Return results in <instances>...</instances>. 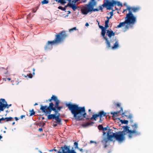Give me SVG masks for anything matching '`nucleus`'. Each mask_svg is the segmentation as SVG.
Here are the masks:
<instances>
[{
	"label": "nucleus",
	"mask_w": 153,
	"mask_h": 153,
	"mask_svg": "<svg viewBox=\"0 0 153 153\" xmlns=\"http://www.w3.org/2000/svg\"><path fill=\"white\" fill-rule=\"evenodd\" d=\"M133 129L132 130H129V127L127 126L123 127V130L122 132L115 133V139L120 142H121L125 139L124 135L128 133V137L130 138L135 135L140 134V133L137 131V125L135 124L132 125Z\"/></svg>",
	"instance_id": "nucleus-1"
},
{
	"label": "nucleus",
	"mask_w": 153,
	"mask_h": 153,
	"mask_svg": "<svg viewBox=\"0 0 153 153\" xmlns=\"http://www.w3.org/2000/svg\"><path fill=\"white\" fill-rule=\"evenodd\" d=\"M67 106L77 120H81L82 117L86 119H88L85 112L84 107H79L77 105L70 104Z\"/></svg>",
	"instance_id": "nucleus-2"
},
{
	"label": "nucleus",
	"mask_w": 153,
	"mask_h": 153,
	"mask_svg": "<svg viewBox=\"0 0 153 153\" xmlns=\"http://www.w3.org/2000/svg\"><path fill=\"white\" fill-rule=\"evenodd\" d=\"M52 100L54 101L55 102V107H53V104L52 102H51L49 104V106H42L40 108V110H41L42 112L44 113L45 115L50 114L52 110L54 111H55L56 110L60 111L62 108V106H59V101L56 96L53 95L51 99L49 100V101L50 102Z\"/></svg>",
	"instance_id": "nucleus-3"
},
{
	"label": "nucleus",
	"mask_w": 153,
	"mask_h": 153,
	"mask_svg": "<svg viewBox=\"0 0 153 153\" xmlns=\"http://www.w3.org/2000/svg\"><path fill=\"white\" fill-rule=\"evenodd\" d=\"M137 18L132 13L130 12L126 14L125 18V21L120 23L116 27L120 28L124 27L125 30L128 29L130 26L133 25L136 22Z\"/></svg>",
	"instance_id": "nucleus-4"
},
{
	"label": "nucleus",
	"mask_w": 153,
	"mask_h": 153,
	"mask_svg": "<svg viewBox=\"0 0 153 153\" xmlns=\"http://www.w3.org/2000/svg\"><path fill=\"white\" fill-rule=\"evenodd\" d=\"M97 4V1L95 0H91L88 3L82 7L81 9L82 13L84 15H86L89 13L97 12L99 10L98 8H95ZM100 10L102 11V6L99 7Z\"/></svg>",
	"instance_id": "nucleus-5"
},
{
	"label": "nucleus",
	"mask_w": 153,
	"mask_h": 153,
	"mask_svg": "<svg viewBox=\"0 0 153 153\" xmlns=\"http://www.w3.org/2000/svg\"><path fill=\"white\" fill-rule=\"evenodd\" d=\"M102 130L103 131V136H106L107 134V138L104 137L102 142L103 144H105L108 141H111L115 137V133H113L112 129H108V127L103 128Z\"/></svg>",
	"instance_id": "nucleus-6"
},
{
	"label": "nucleus",
	"mask_w": 153,
	"mask_h": 153,
	"mask_svg": "<svg viewBox=\"0 0 153 153\" xmlns=\"http://www.w3.org/2000/svg\"><path fill=\"white\" fill-rule=\"evenodd\" d=\"M66 36L63 35L62 33H60L57 35L54 40L52 41H48L47 44L48 45H52L55 44L59 43L62 41L63 39Z\"/></svg>",
	"instance_id": "nucleus-7"
},
{
	"label": "nucleus",
	"mask_w": 153,
	"mask_h": 153,
	"mask_svg": "<svg viewBox=\"0 0 153 153\" xmlns=\"http://www.w3.org/2000/svg\"><path fill=\"white\" fill-rule=\"evenodd\" d=\"M70 147L65 145L63 147H62V152L58 151L57 153H76L74 150H70Z\"/></svg>",
	"instance_id": "nucleus-8"
},
{
	"label": "nucleus",
	"mask_w": 153,
	"mask_h": 153,
	"mask_svg": "<svg viewBox=\"0 0 153 153\" xmlns=\"http://www.w3.org/2000/svg\"><path fill=\"white\" fill-rule=\"evenodd\" d=\"M11 105L7 104L6 102L4 99H1L0 100V112L3 111L6 108H8Z\"/></svg>",
	"instance_id": "nucleus-9"
},
{
	"label": "nucleus",
	"mask_w": 153,
	"mask_h": 153,
	"mask_svg": "<svg viewBox=\"0 0 153 153\" xmlns=\"http://www.w3.org/2000/svg\"><path fill=\"white\" fill-rule=\"evenodd\" d=\"M55 114H50L48 115V118L49 120H51L52 119H55L56 121L60 123L61 121V119L59 118V114L58 113V114L57 115L58 113L56 110Z\"/></svg>",
	"instance_id": "nucleus-10"
},
{
	"label": "nucleus",
	"mask_w": 153,
	"mask_h": 153,
	"mask_svg": "<svg viewBox=\"0 0 153 153\" xmlns=\"http://www.w3.org/2000/svg\"><path fill=\"white\" fill-rule=\"evenodd\" d=\"M122 108L120 107V103H118L115 106V114L120 115L123 114Z\"/></svg>",
	"instance_id": "nucleus-11"
},
{
	"label": "nucleus",
	"mask_w": 153,
	"mask_h": 153,
	"mask_svg": "<svg viewBox=\"0 0 153 153\" xmlns=\"http://www.w3.org/2000/svg\"><path fill=\"white\" fill-rule=\"evenodd\" d=\"M126 6L127 7V8L126 9L124 10L123 11V13L127 10L128 11V13L130 12L131 13H132V12H136L138 11L139 9V7H128L127 6Z\"/></svg>",
	"instance_id": "nucleus-12"
},
{
	"label": "nucleus",
	"mask_w": 153,
	"mask_h": 153,
	"mask_svg": "<svg viewBox=\"0 0 153 153\" xmlns=\"http://www.w3.org/2000/svg\"><path fill=\"white\" fill-rule=\"evenodd\" d=\"M102 6L106 7L108 9H110L114 7V3L110 1H107L105 3L102 5Z\"/></svg>",
	"instance_id": "nucleus-13"
},
{
	"label": "nucleus",
	"mask_w": 153,
	"mask_h": 153,
	"mask_svg": "<svg viewBox=\"0 0 153 153\" xmlns=\"http://www.w3.org/2000/svg\"><path fill=\"white\" fill-rule=\"evenodd\" d=\"M108 15L110 14V17L107 16L106 17L107 19V20H106L105 22V29L107 28L108 27V23L109 22V19L111 18L112 16H113V11H111L109 13H108Z\"/></svg>",
	"instance_id": "nucleus-14"
},
{
	"label": "nucleus",
	"mask_w": 153,
	"mask_h": 153,
	"mask_svg": "<svg viewBox=\"0 0 153 153\" xmlns=\"http://www.w3.org/2000/svg\"><path fill=\"white\" fill-rule=\"evenodd\" d=\"M106 29H103L102 30L101 35L103 36L104 39L105 40L106 43L108 45V47H110L111 46L110 45V43L108 41V39L107 38H106V37H105V35L106 33Z\"/></svg>",
	"instance_id": "nucleus-15"
},
{
	"label": "nucleus",
	"mask_w": 153,
	"mask_h": 153,
	"mask_svg": "<svg viewBox=\"0 0 153 153\" xmlns=\"http://www.w3.org/2000/svg\"><path fill=\"white\" fill-rule=\"evenodd\" d=\"M76 0H74L72 1V3H68V5L69 7L72 8L74 10H75L76 9L75 4L77 1H76Z\"/></svg>",
	"instance_id": "nucleus-16"
},
{
	"label": "nucleus",
	"mask_w": 153,
	"mask_h": 153,
	"mask_svg": "<svg viewBox=\"0 0 153 153\" xmlns=\"http://www.w3.org/2000/svg\"><path fill=\"white\" fill-rule=\"evenodd\" d=\"M13 120V118L12 117H6L0 119V123L2 121H4L5 122H8L9 121H12Z\"/></svg>",
	"instance_id": "nucleus-17"
},
{
	"label": "nucleus",
	"mask_w": 153,
	"mask_h": 153,
	"mask_svg": "<svg viewBox=\"0 0 153 153\" xmlns=\"http://www.w3.org/2000/svg\"><path fill=\"white\" fill-rule=\"evenodd\" d=\"M107 35L109 38H111L112 36H114V33L113 31L111 30H107Z\"/></svg>",
	"instance_id": "nucleus-18"
},
{
	"label": "nucleus",
	"mask_w": 153,
	"mask_h": 153,
	"mask_svg": "<svg viewBox=\"0 0 153 153\" xmlns=\"http://www.w3.org/2000/svg\"><path fill=\"white\" fill-rule=\"evenodd\" d=\"M106 114V113L104 111H101L99 112L98 114L100 118H102L103 117L105 116Z\"/></svg>",
	"instance_id": "nucleus-19"
},
{
	"label": "nucleus",
	"mask_w": 153,
	"mask_h": 153,
	"mask_svg": "<svg viewBox=\"0 0 153 153\" xmlns=\"http://www.w3.org/2000/svg\"><path fill=\"white\" fill-rule=\"evenodd\" d=\"M115 5L117 6L120 9L122 7L123 5L119 1H115Z\"/></svg>",
	"instance_id": "nucleus-20"
},
{
	"label": "nucleus",
	"mask_w": 153,
	"mask_h": 153,
	"mask_svg": "<svg viewBox=\"0 0 153 153\" xmlns=\"http://www.w3.org/2000/svg\"><path fill=\"white\" fill-rule=\"evenodd\" d=\"M99 117L98 114H96L93 115L92 117L91 118V120L94 119L95 120H96L97 118Z\"/></svg>",
	"instance_id": "nucleus-21"
},
{
	"label": "nucleus",
	"mask_w": 153,
	"mask_h": 153,
	"mask_svg": "<svg viewBox=\"0 0 153 153\" xmlns=\"http://www.w3.org/2000/svg\"><path fill=\"white\" fill-rule=\"evenodd\" d=\"M120 122L122 124H127L128 123V121L127 120H120Z\"/></svg>",
	"instance_id": "nucleus-22"
},
{
	"label": "nucleus",
	"mask_w": 153,
	"mask_h": 153,
	"mask_svg": "<svg viewBox=\"0 0 153 153\" xmlns=\"http://www.w3.org/2000/svg\"><path fill=\"white\" fill-rule=\"evenodd\" d=\"M30 116H32L35 114V112L34 111L33 109H32L30 111Z\"/></svg>",
	"instance_id": "nucleus-23"
},
{
	"label": "nucleus",
	"mask_w": 153,
	"mask_h": 153,
	"mask_svg": "<svg viewBox=\"0 0 153 153\" xmlns=\"http://www.w3.org/2000/svg\"><path fill=\"white\" fill-rule=\"evenodd\" d=\"M66 0H59V1L61 4H64L66 3Z\"/></svg>",
	"instance_id": "nucleus-24"
},
{
	"label": "nucleus",
	"mask_w": 153,
	"mask_h": 153,
	"mask_svg": "<svg viewBox=\"0 0 153 153\" xmlns=\"http://www.w3.org/2000/svg\"><path fill=\"white\" fill-rule=\"evenodd\" d=\"M24 76L26 77H27L29 78H31L32 77V75L30 73L28 74L27 75V76L25 75Z\"/></svg>",
	"instance_id": "nucleus-25"
},
{
	"label": "nucleus",
	"mask_w": 153,
	"mask_h": 153,
	"mask_svg": "<svg viewBox=\"0 0 153 153\" xmlns=\"http://www.w3.org/2000/svg\"><path fill=\"white\" fill-rule=\"evenodd\" d=\"M74 146H75V149H76V148L79 149V148H78V143L77 142H75L74 143Z\"/></svg>",
	"instance_id": "nucleus-26"
},
{
	"label": "nucleus",
	"mask_w": 153,
	"mask_h": 153,
	"mask_svg": "<svg viewBox=\"0 0 153 153\" xmlns=\"http://www.w3.org/2000/svg\"><path fill=\"white\" fill-rule=\"evenodd\" d=\"M91 125V124L88 122L86 123L85 124H83L82 125V126L85 127L87 126H90Z\"/></svg>",
	"instance_id": "nucleus-27"
},
{
	"label": "nucleus",
	"mask_w": 153,
	"mask_h": 153,
	"mask_svg": "<svg viewBox=\"0 0 153 153\" xmlns=\"http://www.w3.org/2000/svg\"><path fill=\"white\" fill-rule=\"evenodd\" d=\"M42 3V4H47L48 3V1L47 0H43Z\"/></svg>",
	"instance_id": "nucleus-28"
},
{
	"label": "nucleus",
	"mask_w": 153,
	"mask_h": 153,
	"mask_svg": "<svg viewBox=\"0 0 153 153\" xmlns=\"http://www.w3.org/2000/svg\"><path fill=\"white\" fill-rule=\"evenodd\" d=\"M98 128L99 130H102L103 127L102 125H99L98 126Z\"/></svg>",
	"instance_id": "nucleus-29"
},
{
	"label": "nucleus",
	"mask_w": 153,
	"mask_h": 153,
	"mask_svg": "<svg viewBox=\"0 0 153 153\" xmlns=\"http://www.w3.org/2000/svg\"><path fill=\"white\" fill-rule=\"evenodd\" d=\"M58 8L59 9H61L62 10H65V8H63L62 6H59L58 7Z\"/></svg>",
	"instance_id": "nucleus-30"
},
{
	"label": "nucleus",
	"mask_w": 153,
	"mask_h": 153,
	"mask_svg": "<svg viewBox=\"0 0 153 153\" xmlns=\"http://www.w3.org/2000/svg\"><path fill=\"white\" fill-rule=\"evenodd\" d=\"M76 30V27H73L71 29L69 30V31L70 32H72V31L74 30Z\"/></svg>",
	"instance_id": "nucleus-31"
},
{
	"label": "nucleus",
	"mask_w": 153,
	"mask_h": 153,
	"mask_svg": "<svg viewBox=\"0 0 153 153\" xmlns=\"http://www.w3.org/2000/svg\"><path fill=\"white\" fill-rule=\"evenodd\" d=\"M119 47V45L117 42H115V49L118 48Z\"/></svg>",
	"instance_id": "nucleus-32"
},
{
	"label": "nucleus",
	"mask_w": 153,
	"mask_h": 153,
	"mask_svg": "<svg viewBox=\"0 0 153 153\" xmlns=\"http://www.w3.org/2000/svg\"><path fill=\"white\" fill-rule=\"evenodd\" d=\"M98 25H99V27L100 28H101L102 29V30L103 29H105V27H103L102 26L100 25H99V23H98Z\"/></svg>",
	"instance_id": "nucleus-33"
},
{
	"label": "nucleus",
	"mask_w": 153,
	"mask_h": 153,
	"mask_svg": "<svg viewBox=\"0 0 153 153\" xmlns=\"http://www.w3.org/2000/svg\"><path fill=\"white\" fill-rule=\"evenodd\" d=\"M25 115H22L20 117V118L21 119H22L23 118H25Z\"/></svg>",
	"instance_id": "nucleus-34"
},
{
	"label": "nucleus",
	"mask_w": 153,
	"mask_h": 153,
	"mask_svg": "<svg viewBox=\"0 0 153 153\" xmlns=\"http://www.w3.org/2000/svg\"><path fill=\"white\" fill-rule=\"evenodd\" d=\"M111 114L112 115V117H114L115 115V112H112L111 113Z\"/></svg>",
	"instance_id": "nucleus-35"
},
{
	"label": "nucleus",
	"mask_w": 153,
	"mask_h": 153,
	"mask_svg": "<svg viewBox=\"0 0 153 153\" xmlns=\"http://www.w3.org/2000/svg\"><path fill=\"white\" fill-rule=\"evenodd\" d=\"M115 48V44L114 43H113V46L112 47V48L113 49L114 48Z\"/></svg>",
	"instance_id": "nucleus-36"
},
{
	"label": "nucleus",
	"mask_w": 153,
	"mask_h": 153,
	"mask_svg": "<svg viewBox=\"0 0 153 153\" xmlns=\"http://www.w3.org/2000/svg\"><path fill=\"white\" fill-rule=\"evenodd\" d=\"M39 130L40 131V132H42V128H39Z\"/></svg>",
	"instance_id": "nucleus-37"
},
{
	"label": "nucleus",
	"mask_w": 153,
	"mask_h": 153,
	"mask_svg": "<svg viewBox=\"0 0 153 153\" xmlns=\"http://www.w3.org/2000/svg\"><path fill=\"white\" fill-rule=\"evenodd\" d=\"M14 118L15 120L16 121H18L19 120V119L17 117H15Z\"/></svg>",
	"instance_id": "nucleus-38"
},
{
	"label": "nucleus",
	"mask_w": 153,
	"mask_h": 153,
	"mask_svg": "<svg viewBox=\"0 0 153 153\" xmlns=\"http://www.w3.org/2000/svg\"><path fill=\"white\" fill-rule=\"evenodd\" d=\"M89 24L88 23H86L85 25V26L86 27L88 26H89Z\"/></svg>",
	"instance_id": "nucleus-39"
},
{
	"label": "nucleus",
	"mask_w": 153,
	"mask_h": 153,
	"mask_svg": "<svg viewBox=\"0 0 153 153\" xmlns=\"http://www.w3.org/2000/svg\"><path fill=\"white\" fill-rule=\"evenodd\" d=\"M90 143H96V142H94L93 141H92V140H91V141H90Z\"/></svg>",
	"instance_id": "nucleus-40"
},
{
	"label": "nucleus",
	"mask_w": 153,
	"mask_h": 153,
	"mask_svg": "<svg viewBox=\"0 0 153 153\" xmlns=\"http://www.w3.org/2000/svg\"><path fill=\"white\" fill-rule=\"evenodd\" d=\"M80 151L82 152H83V149H78Z\"/></svg>",
	"instance_id": "nucleus-41"
},
{
	"label": "nucleus",
	"mask_w": 153,
	"mask_h": 153,
	"mask_svg": "<svg viewBox=\"0 0 153 153\" xmlns=\"http://www.w3.org/2000/svg\"><path fill=\"white\" fill-rule=\"evenodd\" d=\"M102 121V120L101 118H100L99 122H101Z\"/></svg>",
	"instance_id": "nucleus-42"
},
{
	"label": "nucleus",
	"mask_w": 153,
	"mask_h": 153,
	"mask_svg": "<svg viewBox=\"0 0 153 153\" xmlns=\"http://www.w3.org/2000/svg\"><path fill=\"white\" fill-rule=\"evenodd\" d=\"M68 6H69L68 5V4L67 5L65 6V9H66V8H67L68 7Z\"/></svg>",
	"instance_id": "nucleus-43"
},
{
	"label": "nucleus",
	"mask_w": 153,
	"mask_h": 153,
	"mask_svg": "<svg viewBox=\"0 0 153 153\" xmlns=\"http://www.w3.org/2000/svg\"><path fill=\"white\" fill-rule=\"evenodd\" d=\"M67 0L68 1H69V3H71V0Z\"/></svg>",
	"instance_id": "nucleus-44"
},
{
	"label": "nucleus",
	"mask_w": 153,
	"mask_h": 153,
	"mask_svg": "<svg viewBox=\"0 0 153 153\" xmlns=\"http://www.w3.org/2000/svg\"><path fill=\"white\" fill-rule=\"evenodd\" d=\"M15 124V122H13V123H12L13 125H14Z\"/></svg>",
	"instance_id": "nucleus-45"
},
{
	"label": "nucleus",
	"mask_w": 153,
	"mask_h": 153,
	"mask_svg": "<svg viewBox=\"0 0 153 153\" xmlns=\"http://www.w3.org/2000/svg\"><path fill=\"white\" fill-rule=\"evenodd\" d=\"M79 0H76V1H79Z\"/></svg>",
	"instance_id": "nucleus-46"
},
{
	"label": "nucleus",
	"mask_w": 153,
	"mask_h": 153,
	"mask_svg": "<svg viewBox=\"0 0 153 153\" xmlns=\"http://www.w3.org/2000/svg\"><path fill=\"white\" fill-rule=\"evenodd\" d=\"M47 48V46H46V48H45V49H46V48Z\"/></svg>",
	"instance_id": "nucleus-47"
},
{
	"label": "nucleus",
	"mask_w": 153,
	"mask_h": 153,
	"mask_svg": "<svg viewBox=\"0 0 153 153\" xmlns=\"http://www.w3.org/2000/svg\"><path fill=\"white\" fill-rule=\"evenodd\" d=\"M106 146L105 145V146H104V147H105H105H106Z\"/></svg>",
	"instance_id": "nucleus-48"
},
{
	"label": "nucleus",
	"mask_w": 153,
	"mask_h": 153,
	"mask_svg": "<svg viewBox=\"0 0 153 153\" xmlns=\"http://www.w3.org/2000/svg\"><path fill=\"white\" fill-rule=\"evenodd\" d=\"M126 4H126L125 3V4H124L125 5H126Z\"/></svg>",
	"instance_id": "nucleus-49"
},
{
	"label": "nucleus",
	"mask_w": 153,
	"mask_h": 153,
	"mask_svg": "<svg viewBox=\"0 0 153 153\" xmlns=\"http://www.w3.org/2000/svg\"><path fill=\"white\" fill-rule=\"evenodd\" d=\"M88 111H91V110H90V109H89V110H88Z\"/></svg>",
	"instance_id": "nucleus-50"
},
{
	"label": "nucleus",
	"mask_w": 153,
	"mask_h": 153,
	"mask_svg": "<svg viewBox=\"0 0 153 153\" xmlns=\"http://www.w3.org/2000/svg\"><path fill=\"white\" fill-rule=\"evenodd\" d=\"M8 79L9 80H10V79Z\"/></svg>",
	"instance_id": "nucleus-51"
},
{
	"label": "nucleus",
	"mask_w": 153,
	"mask_h": 153,
	"mask_svg": "<svg viewBox=\"0 0 153 153\" xmlns=\"http://www.w3.org/2000/svg\"><path fill=\"white\" fill-rule=\"evenodd\" d=\"M117 8H116V7H115V10H117Z\"/></svg>",
	"instance_id": "nucleus-52"
},
{
	"label": "nucleus",
	"mask_w": 153,
	"mask_h": 153,
	"mask_svg": "<svg viewBox=\"0 0 153 153\" xmlns=\"http://www.w3.org/2000/svg\"><path fill=\"white\" fill-rule=\"evenodd\" d=\"M110 43H112V42H110Z\"/></svg>",
	"instance_id": "nucleus-53"
},
{
	"label": "nucleus",
	"mask_w": 153,
	"mask_h": 153,
	"mask_svg": "<svg viewBox=\"0 0 153 153\" xmlns=\"http://www.w3.org/2000/svg\"><path fill=\"white\" fill-rule=\"evenodd\" d=\"M44 118L43 117L42 118V119H43Z\"/></svg>",
	"instance_id": "nucleus-54"
},
{
	"label": "nucleus",
	"mask_w": 153,
	"mask_h": 153,
	"mask_svg": "<svg viewBox=\"0 0 153 153\" xmlns=\"http://www.w3.org/2000/svg\"><path fill=\"white\" fill-rule=\"evenodd\" d=\"M115 115H116L115 114ZM116 115L118 116L117 115ZM115 116H116V115H115Z\"/></svg>",
	"instance_id": "nucleus-55"
}]
</instances>
